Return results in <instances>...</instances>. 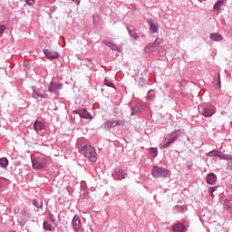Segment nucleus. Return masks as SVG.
Segmentation results:
<instances>
[{
	"label": "nucleus",
	"instance_id": "obj_1",
	"mask_svg": "<svg viewBox=\"0 0 232 232\" xmlns=\"http://www.w3.org/2000/svg\"><path fill=\"white\" fill-rule=\"evenodd\" d=\"M78 151L89 159L90 162H97V151L92 145H88L84 140H79L77 143Z\"/></svg>",
	"mask_w": 232,
	"mask_h": 232
},
{
	"label": "nucleus",
	"instance_id": "obj_2",
	"mask_svg": "<svg viewBox=\"0 0 232 232\" xmlns=\"http://www.w3.org/2000/svg\"><path fill=\"white\" fill-rule=\"evenodd\" d=\"M180 130H177L175 131H172L169 134H167L164 138L161 143L160 144V150H166L175 142L180 137Z\"/></svg>",
	"mask_w": 232,
	"mask_h": 232
},
{
	"label": "nucleus",
	"instance_id": "obj_3",
	"mask_svg": "<svg viewBox=\"0 0 232 232\" xmlns=\"http://www.w3.org/2000/svg\"><path fill=\"white\" fill-rule=\"evenodd\" d=\"M171 171L166 168L154 166L151 169V175L154 179H166L169 177Z\"/></svg>",
	"mask_w": 232,
	"mask_h": 232
},
{
	"label": "nucleus",
	"instance_id": "obj_4",
	"mask_svg": "<svg viewBox=\"0 0 232 232\" xmlns=\"http://www.w3.org/2000/svg\"><path fill=\"white\" fill-rule=\"evenodd\" d=\"M161 43L162 39L158 37L154 42L148 44L145 46L144 51L146 52V53H153V51L156 50L158 46H160Z\"/></svg>",
	"mask_w": 232,
	"mask_h": 232
},
{
	"label": "nucleus",
	"instance_id": "obj_5",
	"mask_svg": "<svg viewBox=\"0 0 232 232\" xmlns=\"http://www.w3.org/2000/svg\"><path fill=\"white\" fill-rule=\"evenodd\" d=\"M104 128H106V130H111V128H117V126H124V121L122 120H113V119H110L107 120L104 124H103Z\"/></svg>",
	"mask_w": 232,
	"mask_h": 232
},
{
	"label": "nucleus",
	"instance_id": "obj_6",
	"mask_svg": "<svg viewBox=\"0 0 232 232\" xmlns=\"http://www.w3.org/2000/svg\"><path fill=\"white\" fill-rule=\"evenodd\" d=\"M34 169H43L46 165V159L43 157H37L32 160Z\"/></svg>",
	"mask_w": 232,
	"mask_h": 232
},
{
	"label": "nucleus",
	"instance_id": "obj_7",
	"mask_svg": "<svg viewBox=\"0 0 232 232\" xmlns=\"http://www.w3.org/2000/svg\"><path fill=\"white\" fill-rule=\"evenodd\" d=\"M28 218H32V214L27 212L25 209H22L17 222L20 226H24V224L28 222Z\"/></svg>",
	"mask_w": 232,
	"mask_h": 232
},
{
	"label": "nucleus",
	"instance_id": "obj_8",
	"mask_svg": "<svg viewBox=\"0 0 232 232\" xmlns=\"http://www.w3.org/2000/svg\"><path fill=\"white\" fill-rule=\"evenodd\" d=\"M59 90H63V83H57L53 81H52L50 83H49V86H48V92L50 93H59Z\"/></svg>",
	"mask_w": 232,
	"mask_h": 232
},
{
	"label": "nucleus",
	"instance_id": "obj_9",
	"mask_svg": "<svg viewBox=\"0 0 232 232\" xmlns=\"http://www.w3.org/2000/svg\"><path fill=\"white\" fill-rule=\"evenodd\" d=\"M147 24L150 25V32L152 34H159V24L155 23V20L150 18L147 20Z\"/></svg>",
	"mask_w": 232,
	"mask_h": 232
},
{
	"label": "nucleus",
	"instance_id": "obj_10",
	"mask_svg": "<svg viewBox=\"0 0 232 232\" xmlns=\"http://www.w3.org/2000/svg\"><path fill=\"white\" fill-rule=\"evenodd\" d=\"M44 53L47 59H59V57H61L58 52L50 49H44Z\"/></svg>",
	"mask_w": 232,
	"mask_h": 232
},
{
	"label": "nucleus",
	"instance_id": "obj_11",
	"mask_svg": "<svg viewBox=\"0 0 232 232\" xmlns=\"http://www.w3.org/2000/svg\"><path fill=\"white\" fill-rule=\"evenodd\" d=\"M34 130L36 133H43V131L46 130V126L42 121H35L34 123Z\"/></svg>",
	"mask_w": 232,
	"mask_h": 232
},
{
	"label": "nucleus",
	"instance_id": "obj_12",
	"mask_svg": "<svg viewBox=\"0 0 232 232\" xmlns=\"http://www.w3.org/2000/svg\"><path fill=\"white\" fill-rule=\"evenodd\" d=\"M72 227L74 231H79L81 229V218L78 215H74L72 220Z\"/></svg>",
	"mask_w": 232,
	"mask_h": 232
},
{
	"label": "nucleus",
	"instance_id": "obj_13",
	"mask_svg": "<svg viewBox=\"0 0 232 232\" xmlns=\"http://www.w3.org/2000/svg\"><path fill=\"white\" fill-rule=\"evenodd\" d=\"M202 115L204 117H213V115H215V110L209 106L204 107Z\"/></svg>",
	"mask_w": 232,
	"mask_h": 232
},
{
	"label": "nucleus",
	"instance_id": "obj_14",
	"mask_svg": "<svg viewBox=\"0 0 232 232\" xmlns=\"http://www.w3.org/2000/svg\"><path fill=\"white\" fill-rule=\"evenodd\" d=\"M126 28H127L130 37H133V39H139L140 36H139V34H137V31L135 30V27L128 24L126 26Z\"/></svg>",
	"mask_w": 232,
	"mask_h": 232
},
{
	"label": "nucleus",
	"instance_id": "obj_15",
	"mask_svg": "<svg viewBox=\"0 0 232 232\" xmlns=\"http://www.w3.org/2000/svg\"><path fill=\"white\" fill-rule=\"evenodd\" d=\"M216 182H217V175H215V173H209L207 176V183L213 186V184H215Z\"/></svg>",
	"mask_w": 232,
	"mask_h": 232
},
{
	"label": "nucleus",
	"instance_id": "obj_16",
	"mask_svg": "<svg viewBox=\"0 0 232 232\" xmlns=\"http://www.w3.org/2000/svg\"><path fill=\"white\" fill-rule=\"evenodd\" d=\"M209 37H210L211 41H216V42H220V41H222L224 39L222 34H218L217 33L210 34Z\"/></svg>",
	"mask_w": 232,
	"mask_h": 232
},
{
	"label": "nucleus",
	"instance_id": "obj_17",
	"mask_svg": "<svg viewBox=\"0 0 232 232\" xmlns=\"http://www.w3.org/2000/svg\"><path fill=\"white\" fill-rule=\"evenodd\" d=\"M220 155H222V151L218 150H213L206 154L207 157H218L220 159Z\"/></svg>",
	"mask_w": 232,
	"mask_h": 232
},
{
	"label": "nucleus",
	"instance_id": "obj_18",
	"mask_svg": "<svg viewBox=\"0 0 232 232\" xmlns=\"http://www.w3.org/2000/svg\"><path fill=\"white\" fill-rule=\"evenodd\" d=\"M80 117H82V119H93V117L90 112H88V110H86V108L82 109Z\"/></svg>",
	"mask_w": 232,
	"mask_h": 232
},
{
	"label": "nucleus",
	"instance_id": "obj_19",
	"mask_svg": "<svg viewBox=\"0 0 232 232\" xmlns=\"http://www.w3.org/2000/svg\"><path fill=\"white\" fill-rule=\"evenodd\" d=\"M184 229H186V226L182 223H178L173 226V231L175 232H184Z\"/></svg>",
	"mask_w": 232,
	"mask_h": 232
},
{
	"label": "nucleus",
	"instance_id": "obj_20",
	"mask_svg": "<svg viewBox=\"0 0 232 232\" xmlns=\"http://www.w3.org/2000/svg\"><path fill=\"white\" fill-rule=\"evenodd\" d=\"M222 6H224V0H218L214 4L213 10H216V12H220Z\"/></svg>",
	"mask_w": 232,
	"mask_h": 232
},
{
	"label": "nucleus",
	"instance_id": "obj_21",
	"mask_svg": "<svg viewBox=\"0 0 232 232\" xmlns=\"http://www.w3.org/2000/svg\"><path fill=\"white\" fill-rule=\"evenodd\" d=\"M104 44H106V46H108L109 48H111V50H113L114 52H120L119 50V46L111 42H103Z\"/></svg>",
	"mask_w": 232,
	"mask_h": 232
},
{
	"label": "nucleus",
	"instance_id": "obj_22",
	"mask_svg": "<svg viewBox=\"0 0 232 232\" xmlns=\"http://www.w3.org/2000/svg\"><path fill=\"white\" fill-rule=\"evenodd\" d=\"M0 168H3V169H6V168H8V159L0 158Z\"/></svg>",
	"mask_w": 232,
	"mask_h": 232
},
{
	"label": "nucleus",
	"instance_id": "obj_23",
	"mask_svg": "<svg viewBox=\"0 0 232 232\" xmlns=\"http://www.w3.org/2000/svg\"><path fill=\"white\" fill-rule=\"evenodd\" d=\"M116 176L118 177V180H124L126 179V172L124 170H119L116 172Z\"/></svg>",
	"mask_w": 232,
	"mask_h": 232
},
{
	"label": "nucleus",
	"instance_id": "obj_24",
	"mask_svg": "<svg viewBox=\"0 0 232 232\" xmlns=\"http://www.w3.org/2000/svg\"><path fill=\"white\" fill-rule=\"evenodd\" d=\"M103 82L105 86H108V88H113L115 90V84L108 80V78H104Z\"/></svg>",
	"mask_w": 232,
	"mask_h": 232
},
{
	"label": "nucleus",
	"instance_id": "obj_25",
	"mask_svg": "<svg viewBox=\"0 0 232 232\" xmlns=\"http://www.w3.org/2000/svg\"><path fill=\"white\" fill-rule=\"evenodd\" d=\"M147 82H148L146 81V79L140 77V78H139V80H138V86H139L140 88H144V86H146V83H147Z\"/></svg>",
	"mask_w": 232,
	"mask_h": 232
},
{
	"label": "nucleus",
	"instance_id": "obj_26",
	"mask_svg": "<svg viewBox=\"0 0 232 232\" xmlns=\"http://www.w3.org/2000/svg\"><path fill=\"white\" fill-rule=\"evenodd\" d=\"M32 95H33V98H34V99H39V98H42V97H43V94L39 93V92H37V91L35 90V87H34V86H33V93H32Z\"/></svg>",
	"mask_w": 232,
	"mask_h": 232
},
{
	"label": "nucleus",
	"instance_id": "obj_27",
	"mask_svg": "<svg viewBox=\"0 0 232 232\" xmlns=\"http://www.w3.org/2000/svg\"><path fill=\"white\" fill-rule=\"evenodd\" d=\"M33 205L35 207V208H38V209H41V208H43V200L39 199H34L33 200Z\"/></svg>",
	"mask_w": 232,
	"mask_h": 232
},
{
	"label": "nucleus",
	"instance_id": "obj_28",
	"mask_svg": "<svg viewBox=\"0 0 232 232\" xmlns=\"http://www.w3.org/2000/svg\"><path fill=\"white\" fill-rule=\"evenodd\" d=\"M173 211L175 213H184V207L180 206V205H176L173 208Z\"/></svg>",
	"mask_w": 232,
	"mask_h": 232
},
{
	"label": "nucleus",
	"instance_id": "obj_29",
	"mask_svg": "<svg viewBox=\"0 0 232 232\" xmlns=\"http://www.w3.org/2000/svg\"><path fill=\"white\" fill-rule=\"evenodd\" d=\"M219 159H221V160H232V155L221 152Z\"/></svg>",
	"mask_w": 232,
	"mask_h": 232
},
{
	"label": "nucleus",
	"instance_id": "obj_30",
	"mask_svg": "<svg viewBox=\"0 0 232 232\" xmlns=\"http://www.w3.org/2000/svg\"><path fill=\"white\" fill-rule=\"evenodd\" d=\"M43 226L45 231H52V224L48 223V221L44 220Z\"/></svg>",
	"mask_w": 232,
	"mask_h": 232
},
{
	"label": "nucleus",
	"instance_id": "obj_31",
	"mask_svg": "<svg viewBox=\"0 0 232 232\" xmlns=\"http://www.w3.org/2000/svg\"><path fill=\"white\" fill-rule=\"evenodd\" d=\"M50 219L53 222V226H55V227H57V226H59V222L57 221V218H55V216L51 215Z\"/></svg>",
	"mask_w": 232,
	"mask_h": 232
},
{
	"label": "nucleus",
	"instance_id": "obj_32",
	"mask_svg": "<svg viewBox=\"0 0 232 232\" xmlns=\"http://www.w3.org/2000/svg\"><path fill=\"white\" fill-rule=\"evenodd\" d=\"M150 155L151 157H156V156H157V149H155V148H150Z\"/></svg>",
	"mask_w": 232,
	"mask_h": 232
},
{
	"label": "nucleus",
	"instance_id": "obj_33",
	"mask_svg": "<svg viewBox=\"0 0 232 232\" xmlns=\"http://www.w3.org/2000/svg\"><path fill=\"white\" fill-rule=\"evenodd\" d=\"M147 98L149 101H153L155 99V94H151V91L148 92Z\"/></svg>",
	"mask_w": 232,
	"mask_h": 232
},
{
	"label": "nucleus",
	"instance_id": "obj_34",
	"mask_svg": "<svg viewBox=\"0 0 232 232\" xmlns=\"http://www.w3.org/2000/svg\"><path fill=\"white\" fill-rule=\"evenodd\" d=\"M132 111H134L135 113H139L140 112V105L137 104L132 108Z\"/></svg>",
	"mask_w": 232,
	"mask_h": 232
},
{
	"label": "nucleus",
	"instance_id": "obj_35",
	"mask_svg": "<svg viewBox=\"0 0 232 232\" xmlns=\"http://www.w3.org/2000/svg\"><path fill=\"white\" fill-rule=\"evenodd\" d=\"M5 30H6V25H0V37H3V34H5Z\"/></svg>",
	"mask_w": 232,
	"mask_h": 232
},
{
	"label": "nucleus",
	"instance_id": "obj_36",
	"mask_svg": "<svg viewBox=\"0 0 232 232\" xmlns=\"http://www.w3.org/2000/svg\"><path fill=\"white\" fill-rule=\"evenodd\" d=\"M218 188V187H210V188H208V193H209V195H213V193H215V191H217Z\"/></svg>",
	"mask_w": 232,
	"mask_h": 232
},
{
	"label": "nucleus",
	"instance_id": "obj_37",
	"mask_svg": "<svg viewBox=\"0 0 232 232\" xmlns=\"http://www.w3.org/2000/svg\"><path fill=\"white\" fill-rule=\"evenodd\" d=\"M26 5L29 6H32L35 3V0H25Z\"/></svg>",
	"mask_w": 232,
	"mask_h": 232
},
{
	"label": "nucleus",
	"instance_id": "obj_38",
	"mask_svg": "<svg viewBox=\"0 0 232 232\" xmlns=\"http://www.w3.org/2000/svg\"><path fill=\"white\" fill-rule=\"evenodd\" d=\"M21 211V208L19 207H16L14 208V214L17 215V213H19Z\"/></svg>",
	"mask_w": 232,
	"mask_h": 232
},
{
	"label": "nucleus",
	"instance_id": "obj_39",
	"mask_svg": "<svg viewBox=\"0 0 232 232\" xmlns=\"http://www.w3.org/2000/svg\"><path fill=\"white\" fill-rule=\"evenodd\" d=\"M227 169H229L230 171H232V161H228L227 163Z\"/></svg>",
	"mask_w": 232,
	"mask_h": 232
},
{
	"label": "nucleus",
	"instance_id": "obj_40",
	"mask_svg": "<svg viewBox=\"0 0 232 232\" xmlns=\"http://www.w3.org/2000/svg\"><path fill=\"white\" fill-rule=\"evenodd\" d=\"M82 111V109H78V110L73 111V113H77L78 115L81 116Z\"/></svg>",
	"mask_w": 232,
	"mask_h": 232
},
{
	"label": "nucleus",
	"instance_id": "obj_41",
	"mask_svg": "<svg viewBox=\"0 0 232 232\" xmlns=\"http://www.w3.org/2000/svg\"><path fill=\"white\" fill-rule=\"evenodd\" d=\"M72 3H75V5H81V0H71Z\"/></svg>",
	"mask_w": 232,
	"mask_h": 232
},
{
	"label": "nucleus",
	"instance_id": "obj_42",
	"mask_svg": "<svg viewBox=\"0 0 232 232\" xmlns=\"http://www.w3.org/2000/svg\"><path fill=\"white\" fill-rule=\"evenodd\" d=\"M130 115H131V116L135 115V111H132L130 112Z\"/></svg>",
	"mask_w": 232,
	"mask_h": 232
},
{
	"label": "nucleus",
	"instance_id": "obj_43",
	"mask_svg": "<svg viewBox=\"0 0 232 232\" xmlns=\"http://www.w3.org/2000/svg\"><path fill=\"white\" fill-rule=\"evenodd\" d=\"M210 197L212 198H215V195L212 193V194H210Z\"/></svg>",
	"mask_w": 232,
	"mask_h": 232
},
{
	"label": "nucleus",
	"instance_id": "obj_44",
	"mask_svg": "<svg viewBox=\"0 0 232 232\" xmlns=\"http://www.w3.org/2000/svg\"><path fill=\"white\" fill-rule=\"evenodd\" d=\"M0 188H1V183H0Z\"/></svg>",
	"mask_w": 232,
	"mask_h": 232
}]
</instances>
